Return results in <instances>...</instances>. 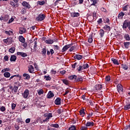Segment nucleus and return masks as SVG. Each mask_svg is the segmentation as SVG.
<instances>
[{
  "label": "nucleus",
  "mask_w": 130,
  "mask_h": 130,
  "mask_svg": "<svg viewBox=\"0 0 130 130\" xmlns=\"http://www.w3.org/2000/svg\"><path fill=\"white\" fill-rule=\"evenodd\" d=\"M102 89V85L101 84H97L94 86V90L95 91H100Z\"/></svg>",
  "instance_id": "nucleus-10"
},
{
  "label": "nucleus",
  "mask_w": 130,
  "mask_h": 130,
  "mask_svg": "<svg viewBox=\"0 0 130 130\" xmlns=\"http://www.w3.org/2000/svg\"><path fill=\"white\" fill-rule=\"evenodd\" d=\"M5 33L6 34H7V35H9V36L13 35V31H12V30H9V31L6 30L5 31Z\"/></svg>",
  "instance_id": "nucleus-26"
},
{
  "label": "nucleus",
  "mask_w": 130,
  "mask_h": 130,
  "mask_svg": "<svg viewBox=\"0 0 130 130\" xmlns=\"http://www.w3.org/2000/svg\"><path fill=\"white\" fill-rule=\"evenodd\" d=\"M4 60H5V61H9V56L8 55H5L4 56Z\"/></svg>",
  "instance_id": "nucleus-54"
},
{
  "label": "nucleus",
  "mask_w": 130,
  "mask_h": 130,
  "mask_svg": "<svg viewBox=\"0 0 130 130\" xmlns=\"http://www.w3.org/2000/svg\"><path fill=\"white\" fill-rule=\"evenodd\" d=\"M53 96H54L53 92H52L51 91H49L47 94V98H49V99L52 98Z\"/></svg>",
  "instance_id": "nucleus-18"
},
{
  "label": "nucleus",
  "mask_w": 130,
  "mask_h": 130,
  "mask_svg": "<svg viewBox=\"0 0 130 130\" xmlns=\"http://www.w3.org/2000/svg\"><path fill=\"white\" fill-rule=\"evenodd\" d=\"M91 3V6H95L96 4H98V1L97 0H90Z\"/></svg>",
  "instance_id": "nucleus-21"
},
{
  "label": "nucleus",
  "mask_w": 130,
  "mask_h": 130,
  "mask_svg": "<svg viewBox=\"0 0 130 130\" xmlns=\"http://www.w3.org/2000/svg\"><path fill=\"white\" fill-rule=\"evenodd\" d=\"M104 34H105L104 30L100 29V35L101 38H102V37H103V36H104Z\"/></svg>",
  "instance_id": "nucleus-28"
},
{
  "label": "nucleus",
  "mask_w": 130,
  "mask_h": 130,
  "mask_svg": "<svg viewBox=\"0 0 130 130\" xmlns=\"http://www.w3.org/2000/svg\"><path fill=\"white\" fill-rule=\"evenodd\" d=\"M78 72H82L84 69L83 68V66H80L77 69Z\"/></svg>",
  "instance_id": "nucleus-45"
},
{
  "label": "nucleus",
  "mask_w": 130,
  "mask_h": 130,
  "mask_svg": "<svg viewBox=\"0 0 130 130\" xmlns=\"http://www.w3.org/2000/svg\"><path fill=\"white\" fill-rule=\"evenodd\" d=\"M54 50H58V49H59V47L57 45H54Z\"/></svg>",
  "instance_id": "nucleus-52"
},
{
  "label": "nucleus",
  "mask_w": 130,
  "mask_h": 130,
  "mask_svg": "<svg viewBox=\"0 0 130 130\" xmlns=\"http://www.w3.org/2000/svg\"><path fill=\"white\" fill-rule=\"evenodd\" d=\"M61 100V99H60V98H57L55 100V104H56V105H60Z\"/></svg>",
  "instance_id": "nucleus-16"
},
{
  "label": "nucleus",
  "mask_w": 130,
  "mask_h": 130,
  "mask_svg": "<svg viewBox=\"0 0 130 130\" xmlns=\"http://www.w3.org/2000/svg\"><path fill=\"white\" fill-rule=\"evenodd\" d=\"M124 16V13L123 12H121L119 13L118 15V19H122L123 18V16Z\"/></svg>",
  "instance_id": "nucleus-22"
},
{
  "label": "nucleus",
  "mask_w": 130,
  "mask_h": 130,
  "mask_svg": "<svg viewBox=\"0 0 130 130\" xmlns=\"http://www.w3.org/2000/svg\"><path fill=\"white\" fill-rule=\"evenodd\" d=\"M71 46H72V45L71 44L66 45V46H64L61 50L62 52H64V51H67V50H68L70 48V47H71Z\"/></svg>",
  "instance_id": "nucleus-9"
},
{
  "label": "nucleus",
  "mask_w": 130,
  "mask_h": 130,
  "mask_svg": "<svg viewBox=\"0 0 130 130\" xmlns=\"http://www.w3.org/2000/svg\"><path fill=\"white\" fill-rule=\"evenodd\" d=\"M105 23H107L108 24H109L110 22V20H109V18H107L106 20H105Z\"/></svg>",
  "instance_id": "nucleus-57"
},
{
  "label": "nucleus",
  "mask_w": 130,
  "mask_h": 130,
  "mask_svg": "<svg viewBox=\"0 0 130 130\" xmlns=\"http://www.w3.org/2000/svg\"><path fill=\"white\" fill-rule=\"evenodd\" d=\"M14 21V18L12 17L9 21V24L12 23Z\"/></svg>",
  "instance_id": "nucleus-62"
},
{
  "label": "nucleus",
  "mask_w": 130,
  "mask_h": 130,
  "mask_svg": "<svg viewBox=\"0 0 130 130\" xmlns=\"http://www.w3.org/2000/svg\"><path fill=\"white\" fill-rule=\"evenodd\" d=\"M124 38L126 39V40H127V41H130V37H129V35L128 34L125 35Z\"/></svg>",
  "instance_id": "nucleus-39"
},
{
  "label": "nucleus",
  "mask_w": 130,
  "mask_h": 130,
  "mask_svg": "<svg viewBox=\"0 0 130 130\" xmlns=\"http://www.w3.org/2000/svg\"><path fill=\"white\" fill-rule=\"evenodd\" d=\"M9 16L8 15H3L0 17L1 21H5V22H7L8 20H9Z\"/></svg>",
  "instance_id": "nucleus-4"
},
{
  "label": "nucleus",
  "mask_w": 130,
  "mask_h": 130,
  "mask_svg": "<svg viewBox=\"0 0 130 130\" xmlns=\"http://www.w3.org/2000/svg\"><path fill=\"white\" fill-rule=\"evenodd\" d=\"M22 6L23 7H25V8H27V9H30V5L26 2H23L22 3Z\"/></svg>",
  "instance_id": "nucleus-15"
},
{
  "label": "nucleus",
  "mask_w": 130,
  "mask_h": 130,
  "mask_svg": "<svg viewBox=\"0 0 130 130\" xmlns=\"http://www.w3.org/2000/svg\"><path fill=\"white\" fill-rule=\"evenodd\" d=\"M9 40H12V38H9L7 39H5L3 40V42H4V43H6V44H8Z\"/></svg>",
  "instance_id": "nucleus-41"
},
{
  "label": "nucleus",
  "mask_w": 130,
  "mask_h": 130,
  "mask_svg": "<svg viewBox=\"0 0 130 130\" xmlns=\"http://www.w3.org/2000/svg\"><path fill=\"white\" fill-rule=\"evenodd\" d=\"M38 94H39V95H41V94H43V90H42V89L38 91Z\"/></svg>",
  "instance_id": "nucleus-60"
},
{
  "label": "nucleus",
  "mask_w": 130,
  "mask_h": 130,
  "mask_svg": "<svg viewBox=\"0 0 130 130\" xmlns=\"http://www.w3.org/2000/svg\"><path fill=\"white\" fill-rule=\"evenodd\" d=\"M28 71L30 74H34V73H35L34 71V67L31 64L28 66Z\"/></svg>",
  "instance_id": "nucleus-5"
},
{
  "label": "nucleus",
  "mask_w": 130,
  "mask_h": 130,
  "mask_svg": "<svg viewBox=\"0 0 130 130\" xmlns=\"http://www.w3.org/2000/svg\"><path fill=\"white\" fill-rule=\"evenodd\" d=\"M82 68L83 70H86V69H88V68H89V64H88V63H84L82 66Z\"/></svg>",
  "instance_id": "nucleus-33"
},
{
  "label": "nucleus",
  "mask_w": 130,
  "mask_h": 130,
  "mask_svg": "<svg viewBox=\"0 0 130 130\" xmlns=\"http://www.w3.org/2000/svg\"><path fill=\"white\" fill-rule=\"evenodd\" d=\"M42 52L43 55H45V54H46V48L42 49Z\"/></svg>",
  "instance_id": "nucleus-47"
},
{
  "label": "nucleus",
  "mask_w": 130,
  "mask_h": 130,
  "mask_svg": "<svg viewBox=\"0 0 130 130\" xmlns=\"http://www.w3.org/2000/svg\"><path fill=\"white\" fill-rule=\"evenodd\" d=\"M80 16V13H78V12H72L71 13V16L72 18H76Z\"/></svg>",
  "instance_id": "nucleus-12"
},
{
  "label": "nucleus",
  "mask_w": 130,
  "mask_h": 130,
  "mask_svg": "<svg viewBox=\"0 0 130 130\" xmlns=\"http://www.w3.org/2000/svg\"><path fill=\"white\" fill-rule=\"evenodd\" d=\"M1 111H2V112H4V111H6V107L2 106L0 108Z\"/></svg>",
  "instance_id": "nucleus-49"
},
{
  "label": "nucleus",
  "mask_w": 130,
  "mask_h": 130,
  "mask_svg": "<svg viewBox=\"0 0 130 130\" xmlns=\"http://www.w3.org/2000/svg\"><path fill=\"white\" fill-rule=\"evenodd\" d=\"M19 77L20 78L21 77V76H20V75H13L10 78L9 80H12V79H14V78L16 79V78H19Z\"/></svg>",
  "instance_id": "nucleus-38"
},
{
  "label": "nucleus",
  "mask_w": 130,
  "mask_h": 130,
  "mask_svg": "<svg viewBox=\"0 0 130 130\" xmlns=\"http://www.w3.org/2000/svg\"><path fill=\"white\" fill-rule=\"evenodd\" d=\"M80 114L81 115V116H84L85 115V109H82L80 111Z\"/></svg>",
  "instance_id": "nucleus-29"
},
{
  "label": "nucleus",
  "mask_w": 130,
  "mask_h": 130,
  "mask_svg": "<svg viewBox=\"0 0 130 130\" xmlns=\"http://www.w3.org/2000/svg\"><path fill=\"white\" fill-rule=\"evenodd\" d=\"M24 33H26V28L24 27H20L19 28V34H24Z\"/></svg>",
  "instance_id": "nucleus-14"
},
{
  "label": "nucleus",
  "mask_w": 130,
  "mask_h": 130,
  "mask_svg": "<svg viewBox=\"0 0 130 130\" xmlns=\"http://www.w3.org/2000/svg\"><path fill=\"white\" fill-rule=\"evenodd\" d=\"M69 130H77L76 128V126L72 125L70 127H69Z\"/></svg>",
  "instance_id": "nucleus-43"
},
{
  "label": "nucleus",
  "mask_w": 130,
  "mask_h": 130,
  "mask_svg": "<svg viewBox=\"0 0 130 130\" xmlns=\"http://www.w3.org/2000/svg\"><path fill=\"white\" fill-rule=\"evenodd\" d=\"M85 126L86 127H92L94 126V122L93 121H88L86 124Z\"/></svg>",
  "instance_id": "nucleus-8"
},
{
  "label": "nucleus",
  "mask_w": 130,
  "mask_h": 130,
  "mask_svg": "<svg viewBox=\"0 0 130 130\" xmlns=\"http://www.w3.org/2000/svg\"><path fill=\"white\" fill-rule=\"evenodd\" d=\"M104 29L105 31H110V26L108 25H106L104 26Z\"/></svg>",
  "instance_id": "nucleus-25"
},
{
  "label": "nucleus",
  "mask_w": 130,
  "mask_h": 130,
  "mask_svg": "<svg viewBox=\"0 0 130 130\" xmlns=\"http://www.w3.org/2000/svg\"><path fill=\"white\" fill-rule=\"evenodd\" d=\"M112 61H113L114 64H119V63H118V61H117V60H116V59L112 58Z\"/></svg>",
  "instance_id": "nucleus-34"
},
{
  "label": "nucleus",
  "mask_w": 130,
  "mask_h": 130,
  "mask_svg": "<svg viewBox=\"0 0 130 130\" xmlns=\"http://www.w3.org/2000/svg\"><path fill=\"white\" fill-rule=\"evenodd\" d=\"M79 4H80V3L78 2V0H73V7H75V6L77 5H79Z\"/></svg>",
  "instance_id": "nucleus-37"
},
{
  "label": "nucleus",
  "mask_w": 130,
  "mask_h": 130,
  "mask_svg": "<svg viewBox=\"0 0 130 130\" xmlns=\"http://www.w3.org/2000/svg\"><path fill=\"white\" fill-rule=\"evenodd\" d=\"M51 126L52 127H55L56 128H58L59 127L58 124H51Z\"/></svg>",
  "instance_id": "nucleus-35"
},
{
  "label": "nucleus",
  "mask_w": 130,
  "mask_h": 130,
  "mask_svg": "<svg viewBox=\"0 0 130 130\" xmlns=\"http://www.w3.org/2000/svg\"><path fill=\"white\" fill-rule=\"evenodd\" d=\"M15 50H16V48H15L14 47H12L9 49V51L11 53H14V52H15Z\"/></svg>",
  "instance_id": "nucleus-30"
},
{
  "label": "nucleus",
  "mask_w": 130,
  "mask_h": 130,
  "mask_svg": "<svg viewBox=\"0 0 130 130\" xmlns=\"http://www.w3.org/2000/svg\"><path fill=\"white\" fill-rule=\"evenodd\" d=\"M44 116H46V117L47 116L49 118H51V117H52V113H49L48 115L47 114H45Z\"/></svg>",
  "instance_id": "nucleus-42"
},
{
  "label": "nucleus",
  "mask_w": 130,
  "mask_h": 130,
  "mask_svg": "<svg viewBox=\"0 0 130 130\" xmlns=\"http://www.w3.org/2000/svg\"><path fill=\"white\" fill-rule=\"evenodd\" d=\"M76 48V47L75 46H72L70 49H69V51L70 52H72L73 51V50H75V49Z\"/></svg>",
  "instance_id": "nucleus-53"
},
{
  "label": "nucleus",
  "mask_w": 130,
  "mask_h": 130,
  "mask_svg": "<svg viewBox=\"0 0 130 130\" xmlns=\"http://www.w3.org/2000/svg\"><path fill=\"white\" fill-rule=\"evenodd\" d=\"M129 25H130V22L125 20V21H124L122 27L123 29H126L127 27H128Z\"/></svg>",
  "instance_id": "nucleus-7"
},
{
  "label": "nucleus",
  "mask_w": 130,
  "mask_h": 130,
  "mask_svg": "<svg viewBox=\"0 0 130 130\" xmlns=\"http://www.w3.org/2000/svg\"><path fill=\"white\" fill-rule=\"evenodd\" d=\"M88 42H89V43H92V42H93V39L92 38H90L89 39H88Z\"/></svg>",
  "instance_id": "nucleus-58"
},
{
  "label": "nucleus",
  "mask_w": 130,
  "mask_h": 130,
  "mask_svg": "<svg viewBox=\"0 0 130 130\" xmlns=\"http://www.w3.org/2000/svg\"><path fill=\"white\" fill-rule=\"evenodd\" d=\"M44 78L46 79V81H50L51 80V78L49 76H44Z\"/></svg>",
  "instance_id": "nucleus-48"
},
{
  "label": "nucleus",
  "mask_w": 130,
  "mask_h": 130,
  "mask_svg": "<svg viewBox=\"0 0 130 130\" xmlns=\"http://www.w3.org/2000/svg\"><path fill=\"white\" fill-rule=\"evenodd\" d=\"M117 89L119 93H122V91L123 90V88H122V85H121V84H118L117 86Z\"/></svg>",
  "instance_id": "nucleus-11"
},
{
  "label": "nucleus",
  "mask_w": 130,
  "mask_h": 130,
  "mask_svg": "<svg viewBox=\"0 0 130 130\" xmlns=\"http://www.w3.org/2000/svg\"><path fill=\"white\" fill-rule=\"evenodd\" d=\"M19 39L20 42H22V43H25V38H24L23 36H19Z\"/></svg>",
  "instance_id": "nucleus-23"
},
{
  "label": "nucleus",
  "mask_w": 130,
  "mask_h": 130,
  "mask_svg": "<svg viewBox=\"0 0 130 130\" xmlns=\"http://www.w3.org/2000/svg\"><path fill=\"white\" fill-rule=\"evenodd\" d=\"M77 64H78V63L75 62L74 64L72 66V67L73 69H76V67H77Z\"/></svg>",
  "instance_id": "nucleus-59"
},
{
  "label": "nucleus",
  "mask_w": 130,
  "mask_h": 130,
  "mask_svg": "<svg viewBox=\"0 0 130 130\" xmlns=\"http://www.w3.org/2000/svg\"><path fill=\"white\" fill-rule=\"evenodd\" d=\"M30 47H31V50L34 49L35 51L37 50V42L34 41L29 44ZM33 48V49H32Z\"/></svg>",
  "instance_id": "nucleus-2"
},
{
  "label": "nucleus",
  "mask_w": 130,
  "mask_h": 130,
  "mask_svg": "<svg viewBox=\"0 0 130 130\" xmlns=\"http://www.w3.org/2000/svg\"><path fill=\"white\" fill-rule=\"evenodd\" d=\"M17 55H20L22 57H26L27 56V54L24 52H17Z\"/></svg>",
  "instance_id": "nucleus-13"
},
{
  "label": "nucleus",
  "mask_w": 130,
  "mask_h": 130,
  "mask_svg": "<svg viewBox=\"0 0 130 130\" xmlns=\"http://www.w3.org/2000/svg\"><path fill=\"white\" fill-rule=\"evenodd\" d=\"M18 87L17 86H14L12 89V91L13 92H15V93H16V92L18 91Z\"/></svg>",
  "instance_id": "nucleus-44"
},
{
  "label": "nucleus",
  "mask_w": 130,
  "mask_h": 130,
  "mask_svg": "<svg viewBox=\"0 0 130 130\" xmlns=\"http://www.w3.org/2000/svg\"><path fill=\"white\" fill-rule=\"evenodd\" d=\"M70 91H71V90H70V89L66 90L64 94H63V96H66V95H67V94L70 93Z\"/></svg>",
  "instance_id": "nucleus-55"
},
{
  "label": "nucleus",
  "mask_w": 130,
  "mask_h": 130,
  "mask_svg": "<svg viewBox=\"0 0 130 130\" xmlns=\"http://www.w3.org/2000/svg\"><path fill=\"white\" fill-rule=\"evenodd\" d=\"M38 4L40 6H43V5L45 4V2L44 1H43L42 2L39 1L38 2Z\"/></svg>",
  "instance_id": "nucleus-46"
},
{
  "label": "nucleus",
  "mask_w": 130,
  "mask_h": 130,
  "mask_svg": "<svg viewBox=\"0 0 130 130\" xmlns=\"http://www.w3.org/2000/svg\"><path fill=\"white\" fill-rule=\"evenodd\" d=\"M29 90L28 89H26L24 90V92L22 93V97L24 98V99H27L28 97H29Z\"/></svg>",
  "instance_id": "nucleus-3"
},
{
  "label": "nucleus",
  "mask_w": 130,
  "mask_h": 130,
  "mask_svg": "<svg viewBox=\"0 0 130 130\" xmlns=\"http://www.w3.org/2000/svg\"><path fill=\"white\" fill-rule=\"evenodd\" d=\"M124 45L125 48H128V47H129L130 43L129 42H124Z\"/></svg>",
  "instance_id": "nucleus-36"
},
{
  "label": "nucleus",
  "mask_w": 130,
  "mask_h": 130,
  "mask_svg": "<svg viewBox=\"0 0 130 130\" xmlns=\"http://www.w3.org/2000/svg\"><path fill=\"white\" fill-rule=\"evenodd\" d=\"M122 68H123V69L124 70V71H127V70L128 69V67H127V65L125 64H122Z\"/></svg>",
  "instance_id": "nucleus-31"
},
{
  "label": "nucleus",
  "mask_w": 130,
  "mask_h": 130,
  "mask_svg": "<svg viewBox=\"0 0 130 130\" xmlns=\"http://www.w3.org/2000/svg\"><path fill=\"white\" fill-rule=\"evenodd\" d=\"M81 130H87L88 129V127L87 126H82L80 128Z\"/></svg>",
  "instance_id": "nucleus-56"
},
{
  "label": "nucleus",
  "mask_w": 130,
  "mask_h": 130,
  "mask_svg": "<svg viewBox=\"0 0 130 130\" xmlns=\"http://www.w3.org/2000/svg\"><path fill=\"white\" fill-rule=\"evenodd\" d=\"M46 43H47V44H52V43H53V42H54V41H53V40H51V39H49L48 40H46L45 41Z\"/></svg>",
  "instance_id": "nucleus-19"
},
{
  "label": "nucleus",
  "mask_w": 130,
  "mask_h": 130,
  "mask_svg": "<svg viewBox=\"0 0 130 130\" xmlns=\"http://www.w3.org/2000/svg\"><path fill=\"white\" fill-rule=\"evenodd\" d=\"M128 8V5H127L124 6L122 8L123 11H126L127 10Z\"/></svg>",
  "instance_id": "nucleus-50"
},
{
  "label": "nucleus",
  "mask_w": 130,
  "mask_h": 130,
  "mask_svg": "<svg viewBox=\"0 0 130 130\" xmlns=\"http://www.w3.org/2000/svg\"><path fill=\"white\" fill-rule=\"evenodd\" d=\"M12 109L14 110L15 108H16V104H12Z\"/></svg>",
  "instance_id": "nucleus-61"
},
{
  "label": "nucleus",
  "mask_w": 130,
  "mask_h": 130,
  "mask_svg": "<svg viewBox=\"0 0 130 130\" xmlns=\"http://www.w3.org/2000/svg\"><path fill=\"white\" fill-rule=\"evenodd\" d=\"M10 5L12 6V7H15V3L13 2H10Z\"/></svg>",
  "instance_id": "nucleus-64"
},
{
  "label": "nucleus",
  "mask_w": 130,
  "mask_h": 130,
  "mask_svg": "<svg viewBox=\"0 0 130 130\" xmlns=\"http://www.w3.org/2000/svg\"><path fill=\"white\" fill-rule=\"evenodd\" d=\"M4 77H5V78H10V77H11V74L9 72H5L4 73Z\"/></svg>",
  "instance_id": "nucleus-32"
},
{
  "label": "nucleus",
  "mask_w": 130,
  "mask_h": 130,
  "mask_svg": "<svg viewBox=\"0 0 130 130\" xmlns=\"http://www.w3.org/2000/svg\"><path fill=\"white\" fill-rule=\"evenodd\" d=\"M105 80L107 82H110V76H106Z\"/></svg>",
  "instance_id": "nucleus-51"
},
{
  "label": "nucleus",
  "mask_w": 130,
  "mask_h": 130,
  "mask_svg": "<svg viewBox=\"0 0 130 130\" xmlns=\"http://www.w3.org/2000/svg\"><path fill=\"white\" fill-rule=\"evenodd\" d=\"M74 58H75V59H78V60H80V59H82V58H83V56L80 54H76L74 56Z\"/></svg>",
  "instance_id": "nucleus-17"
},
{
  "label": "nucleus",
  "mask_w": 130,
  "mask_h": 130,
  "mask_svg": "<svg viewBox=\"0 0 130 130\" xmlns=\"http://www.w3.org/2000/svg\"><path fill=\"white\" fill-rule=\"evenodd\" d=\"M70 80H75L76 82H83V77L79 76L77 77L76 75H72L69 77Z\"/></svg>",
  "instance_id": "nucleus-1"
},
{
  "label": "nucleus",
  "mask_w": 130,
  "mask_h": 130,
  "mask_svg": "<svg viewBox=\"0 0 130 130\" xmlns=\"http://www.w3.org/2000/svg\"><path fill=\"white\" fill-rule=\"evenodd\" d=\"M45 15L44 14H40L38 15V17H37V21H43L44 19H45Z\"/></svg>",
  "instance_id": "nucleus-6"
},
{
  "label": "nucleus",
  "mask_w": 130,
  "mask_h": 130,
  "mask_svg": "<svg viewBox=\"0 0 130 130\" xmlns=\"http://www.w3.org/2000/svg\"><path fill=\"white\" fill-rule=\"evenodd\" d=\"M124 110H128V109H130V103L127 104L124 107Z\"/></svg>",
  "instance_id": "nucleus-24"
},
{
  "label": "nucleus",
  "mask_w": 130,
  "mask_h": 130,
  "mask_svg": "<svg viewBox=\"0 0 130 130\" xmlns=\"http://www.w3.org/2000/svg\"><path fill=\"white\" fill-rule=\"evenodd\" d=\"M23 77H24V78H25L26 80L28 79H30V75L28 74H26V73L23 74Z\"/></svg>",
  "instance_id": "nucleus-27"
},
{
  "label": "nucleus",
  "mask_w": 130,
  "mask_h": 130,
  "mask_svg": "<svg viewBox=\"0 0 130 130\" xmlns=\"http://www.w3.org/2000/svg\"><path fill=\"white\" fill-rule=\"evenodd\" d=\"M16 59H17V56H16L15 55H11L10 58L11 61H16Z\"/></svg>",
  "instance_id": "nucleus-20"
},
{
  "label": "nucleus",
  "mask_w": 130,
  "mask_h": 130,
  "mask_svg": "<svg viewBox=\"0 0 130 130\" xmlns=\"http://www.w3.org/2000/svg\"><path fill=\"white\" fill-rule=\"evenodd\" d=\"M62 83L64 84L65 85H69V81L67 79H62L61 80Z\"/></svg>",
  "instance_id": "nucleus-40"
},
{
  "label": "nucleus",
  "mask_w": 130,
  "mask_h": 130,
  "mask_svg": "<svg viewBox=\"0 0 130 130\" xmlns=\"http://www.w3.org/2000/svg\"><path fill=\"white\" fill-rule=\"evenodd\" d=\"M51 72L52 75H55V74H56V71L54 70L51 71Z\"/></svg>",
  "instance_id": "nucleus-63"
}]
</instances>
